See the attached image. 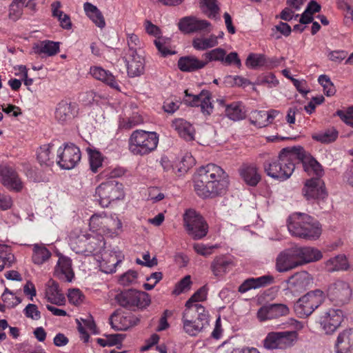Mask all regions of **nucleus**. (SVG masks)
I'll use <instances>...</instances> for the list:
<instances>
[{
    "label": "nucleus",
    "mask_w": 353,
    "mask_h": 353,
    "mask_svg": "<svg viewBox=\"0 0 353 353\" xmlns=\"http://www.w3.org/2000/svg\"><path fill=\"white\" fill-rule=\"evenodd\" d=\"M310 157H306L305 150L301 147L285 148L281 150L276 159L264 163V170L268 176L285 181L290 177L296 165L301 164Z\"/></svg>",
    "instance_id": "nucleus-1"
},
{
    "label": "nucleus",
    "mask_w": 353,
    "mask_h": 353,
    "mask_svg": "<svg viewBox=\"0 0 353 353\" xmlns=\"http://www.w3.org/2000/svg\"><path fill=\"white\" fill-rule=\"evenodd\" d=\"M303 170L315 176L305 181L302 194L307 201L320 205L327 197L325 183L321 179L324 174L322 165L314 158L309 157L303 163Z\"/></svg>",
    "instance_id": "nucleus-2"
},
{
    "label": "nucleus",
    "mask_w": 353,
    "mask_h": 353,
    "mask_svg": "<svg viewBox=\"0 0 353 353\" xmlns=\"http://www.w3.org/2000/svg\"><path fill=\"white\" fill-rule=\"evenodd\" d=\"M288 228L292 235L307 240H316L321 234L319 222L305 213L292 214L289 218Z\"/></svg>",
    "instance_id": "nucleus-3"
},
{
    "label": "nucleus",
    "mask_w": 353,
    "mask_h": 353,
    "mask_svg": "<svg viewBox=\"0 0 353 353\" xmlns=\"http://www.w3.org/2000/svg\"><path fill=\"white\" fill-rule=\"evenodd\" d=\"M159 143V134L155 132L134 130L128 140V149L134 155L144 156L154 151Z\"/></svg>",
    "instance_id": "nucleus-4"
},
{
    "label": "nucleus",
    "mask_w": 353,
    "mask_h": 353,
    "mask_svg": "<svg viewBox=\"0 0 353 353\" xmlns=\"http://www.w3.org/2000/svg\"><path fill=\"white\" fill-rule=\"evenodd\" d=\"M182 322L184 331L194 336L209 325V315L204 307L185 308Z\"/></svg>",
    "instance_id": "nucleus-5"
},
{
    "label": "nucleus",
    "mask_w": 353,
    "mask_h": 353,
    "mask_svg": "<svg viewBox=\"0 0 353 353\" xmlns=\"http://www.w3.org/2000/svg\"><path fill=\"white\" fill-rule=\"evenodd\" d=\"M96 194L103 208H107L112 202L121 200L125 196L123 184L112 179L101 183L96 189Z\"/></svg>",
    "instance_id": "nucleus-6"
},
{
    "label": "nucleus",
    "mask_w": 353,
    "mask_h": 353,
    "mask_svg": "<svg viewBox=\"0 0 353 353\" xmlns=\"http://www.w3.org/2000/svg\"><path fill=\"white\" fill-rule=\"evenodd\" d=\"M183 225L188 234L194 240L204 238L208 232V225L204 218L192 209L185 212Z\"/></svg>",
    "instance_id": "nucleus-7"
},
{
    "label": "nucleus",
    "mask_w": 353,
    "mask_h": 353,
    "mask_svg": "<svg viewBox=\"0 0 353 353\" xmlns=\"http://www.w3.org/2000/svg\"><path fill=\"white\" fill-rule=\"evenodd\" d=\"M115 300L119 305L132 310L145 308L151 302L148 293L132 289L121 292Z\"/></svg>",
    "instance_id": "nucleus-8"
},
{
    "label": "nucleus",
    "mask_w": 353,
    "mask_h": 353,
    "mask_svg": "<svg viewBox=\"0 0 353 353\" xmlns=\"http://www.w3.org/2000/svg\"><path fill=\"white\" fill-rule=\"evenodd\" d=\"M323 300L324 292L322 290L310 291L295 303L294 311L299 317H307L321 305Z\"/></svg>",
    "instance_id": "nucleus-9"
},
{
    "label": "nucleus",
    "mask_w": 353,
    "mask_h": 353,
    "mask_svg": "<svg viewBox=\"0 0 353 353\" xmlns=\"http://www.w3.org/2000/svg\"><path fill=\"white\" fill-rule=\"evenodd\" d=\"M297 336L296 331L272 332L266 336L264 347L269 350H285L294 345Z\"/></svg>",
    "instance_id": "nucleus-10"
},
{
    "label": "nucleus",
    "mask_w": 353,
    "mask_h": 353,
    "mask_svg": "<svg viewBox=\"0 0 353 353\" xmlns=\"http://www.w3.org/2000/svg\"><path fill=\"white\" fill-rule=\"evenodd\" d=\"M80 149L73 143H65L57 152V163L65 170L74 168L81 160Z\"/></svg>",
    "instance_id": "nucleus-11"
},
{
    "label": "nucleus",
    "mask_w": 353,
    "mask_h": 353,
    "mask_svg": "<svg viewBox=\"0 0 353 353\" xmlns=\"http://www.w3.org/2000/svg\"><path fill=\"white\" fill-rule=\"evenodd\" d=\"M352 294L350 284L342 280H337L331 283L327 291V295L330 301L339 306L347 303L352 297Z\"/></svg>",
    "instance_id": "nucleus-12"
},
{
    "label": "nucleus",
    "mask_w": 353,
    "mask_h": 353,
    "mask_svg": "<svg viewBox=\"0 0 353 353\" xmlns=\"http://www.w3.org/2000/svg\"><path fill=\"white\" fill-rule=\"evenodd\" d=\"M198 174L203 176L204 180H208L210 182H214V184L223 187L225 190L227 181L225 179L228 176L224 170L219 165L214 163H209L205 166L201 167L199 170Z\"/></svg>",
    "instance_id": "nucleus-13"
},
{
    "label": "nucleus",
    "mask_w": 353,
    "mask_h": 353,
    "mask_svg": "<svg viewBox=\"0 0 353 353\" xmlns=\"http://www.w3.org/2000/svg\"><path fill=\"white\" fill-rule=\"evenodd\" d=\"M343 312L339 309H329L320 318V325L326 334H333L341 325Z\"/></svg>",
    "instance_id": "nucleus-14"
},
{
    "label": "nucleus",
    "mask_w": 353,
    "mask_h": 353,
    "mask_svg": "<svg viewBox=\"0 0 353 353\" xmlns=\"http://www.w3.org/2000/svg\"><path fill=\"white\" fill-rule=\"evenodd\" d=\"M0 181L9 190L20 192L23 189V183L16 170L11 166H0Z\"/></svg>",
    "instance_id": "nucleus-15"
},
{
    "label": "nucleus",
    "mask_w": 353,
    "mask_h": 353,
    "mask_svg": "<svg viewBox=\"0 0 353 353\" xmlns=\"http://www.w3.org/2000/svg\"><path fill=\"white\" fill-rule=\"evenodd\" d=\"M295 249H288L281 252L276 261V270L279 272H288L300 265Z\"/></svg>",
    "instance_id": "nucleus-16"
},
{
    "label": "nucleus",
    "mask_w": 353,
    "mask_h": 353,
    "mask_svg": "<svg viewBox=\"0 0 353 353\" xmlns=\"http://www.w3.org/2000/svg\"><path fill=\"white\" fill-rule=\"evenodd\" d=\"M290 312L289 307L282 303L269 304L261 307L258 312L257 317L261 321L276 319L287 316Z\"/></svg>",
    "instance_id": "nucleus-17"
},
{
    "label": "nucleus",
    "mask_w": 353,
    "mask_h": 353,
    "mask_svg": "<svg viewBox=\"0 0 353 353\" xmlns=\"http://www.w3.org/2000/svg\"><path fill=\"white\" fill-rule=\"evenodd\" d=\"M312 283L313 277L306 271L296 272L287 281L288 289L294 292L306 290Z\"/></svg>",
    "instance_id": "nucleus-18"
},
{
    "label": "nucleus",
    "mask_w": 353,
    "mask_h": 353,
    "mask_svg": "<svg viewBox=\"0 0 353 353\" xmlns=\"http://www.w3.org/2000/svg\"><path fill=\"white\" fill-rule=\"evenodd\" d=\"M194 190L196 194L203 198L214 196L222 194L225 190L208 180H204L203 176H198L194 181Z\"/></svg>",
    "instance_id": "nucleus-19"
},
{
    "label": "nucleus",
    "mask_w": 353,
    "mask_h": 353,
    "mask_svg": "<svg viewBox=\"0 0 353 353\" xmlns=\"http://www.w3.org/2000/svg\"><path fill=\"white\" fill-rule=\"evenodd\" d=\"M334 350V353H353V328L345 329L338 334Z\"/></svg>",
    "instance_id": "nucleus-20"
},
{
    "label": "nucleus",
    "mask_w": 353,
    "mask_h": 353,
    "mask_svg": "<svg viewBox=\"0 0 353 353\" xmlns=\"http://www.w3.org/2000/svg\"><path fill=\"white\" fill-rule=\"evenodd\" d=\"M72 265L69 257L60 255L54 268V275L63 281L71 282L74 276Z\"/></svg>",
    "instance_id": "nucleus-21"
},
{
    "label": "nucleus",
    "mask_w": 353,
    "mask_h": 353,
    "mask_svg": "<svg viewBox=\"0 0 353 353\" xmlns=\"http://www.w3.org/2000/svg\"><path fill=\"white\" fill-rule=\"evenodd\" d=\"M185 97H190L185 101L190 103L191 106H200L201 111L205 114H210L213 110V106L210 102V94L208 91L203 90L199 94H189L188 90L185 91Z\"/></svg>",
    "instance_id": "nucleus-22"
},
{
    "label": "nucleus",
    "mask_w": 353,
    "mask_h": 353,
    "mask_svg": "<svg viewBox=\"0 0 353 353\" xmlns=\"http://www.w3.org/2000/svg\"><path fill=\"white\" fill-rule=\"evenodd\" d=\"M138 319L131 314L114 312L110 318L111 327L115 330H126L135 325Z\"/></svg>",
    "instance_id": "nucleus-23"
},
{
    "label": "nucleus",
    "mask_w": 353,
    "mask_h": 353,
    "mask_svg": "<svg viewBox=\"0 0 353 353\" xmlns=\"http://www.w3.org/2000/svg\"><path fill=\"white\" fill-rule=\"evenodd\" d=\"M210 26V23L208 21L198 19L193 17H184L179 23V30L187 34L205 30Z\"/></svg>",
    "instance_id": "nucleus-24"
},
{
    "label": "nucleus",
    "mask_w": 353,
    "mask_h": 353,
    "mask_svg": "<svg viewBox=\"0 0 353 353\" xmlns=\"http://www.w3.org/2000/svg\"><path fill=\"white\" fill-rule=\"evenodd\" d=\"M274 281V278L272 275L248 278L239 285L238 291L242 294L245 293L252 289H257L269 285L273 283Z\"/></svg>",
    "instance_id": "nucleus-25"
},
{
    "label": "nucleus",
    "mask_w": 353,
    "mask_h": 353,
    "mask_svg": "<svg viewBox=\"0 0 353 353\" xmlns=\"http://www.w3.org/2000/svg\"><path fill=\"white\" fill-rule=\"evenodd\" d=\"M123 59L126 63L128 74L130 77L140 76L144 70V60L137 53L125 54Z\"/></svg>",
    "instance_id": "nucleus-26"
},
{
    "label": "nucleus",
    "mask_w": 353,
    "mask_h": 353,
    "mask_svg": "<svg viewBox=\"0 0 353 353\" xmlns=\"http://www.w3.org/2000/svg\"><path fill=\"white\" fill-rule=\"evenodd\" d=\"M90 74L96 79L116 90H120V86L115 77L109 71L100 66H92L90 69Z\"/></svg>",
    "instance_id": "nucleus-27"
},
{
    "label": "nucleus",
    "mask_w": 353,
    "mask_h": 353,
    "mask_svg": "<svg viewBox=\"0 0 353 353\" xmlns=\"http://www.w3.org/2000/svg\"><path fill=\"white\" fill-rule=\"evenodd\" d=\"M145 29L148 34L157 37L156 39H154V43L159 52H161L163 57L175 54L174 51H172L167 48V47L165 46V43L163 42V39L159 37L161 34V30L158 26L153 24L150 21H146L145 22Z\"/></svg>",
    "instance_id": "nucleus-28"
},
{
    "label": "nucleus",
    "mask_w": 353,
    "mask_h": 353,
    "mask_svg": "<svg viewBox=\"0 0 353 353\" xmlns=\"http://www.w3.org/2000/svg\"><path fill=\"white\" fill-rule=\"evenodd\" d=\"M101 261L100 268L102 272L106 274H111L116 272L117 265L121 262L116 252H108L103 250L101 253Z\"/></svg>",
    "instance_id": "nucleus-29"
},
{
    "label": "nucleus",
    "mask_w": 353,
    "mask_h": 353,
    "mask_svg": "<svg viewBox=\"0 0 353 353\" xmlns=\"http://www.w3.org/2000/svg\"><path fill=\"white\" fill-rule=\"evenodd\" d=\"M32 248V262L37 265H42L50 259L51 252L43 243H34L28 245Z\"/></svg>",
    "instance_id": "nucleus-30"
},
{
    "label": "nucleus",
    "mask_w": 353,
    "mask_h": 353,
    "mask_svg": "<svg viewBox=\"0 0 353 353\" xmlns=\"http://www.w3.org/2000/svg\"><path fill=\"white\" fill-rule=\"evenodd\" d=\"M177 65L181 71L191 72L205 68L206 62L195 56L190 55L179 58Z\"/></svg>",
    "instance_id": "nucleus-31"
},
{
    "label": "nucleus",
    "mask_w": 353,
    "mask_h": 353,
    "mask_svg": "<svg viewBox=\"0 0 353 353\" xmlns=\"http://www.w3.org/2000/svg\"><path fill=\"white\" fill-rule=\"evenodd\" d=\"M294 249L300 262V265L319 261L323 257L321 252L314 248L299 247L294 248Z\"/></svg>",
    "instance_id": "nucleus-32"
},
{
    "label": "nucleus",
    "mask_w": 353,
    "mask_h": 353,
    "mask_svg": "<svg viewBox=\"0 0 353 353\" xmlns=\"http://www.w3.org/2000/svg\"><path fill=\"white\" fill-rule=\"evenodd\" d=\"M77 107L75 103H68L65 101H61L58 103L55 110V118L59 122H65L72 119L76 114Z\"/></svg>",
    "instance_id": "nucleus-33"
},
{
    "label": "nucleus",
    "mask_w": 353,
    "mask_h": 353,
    "mask_svg": "<svg viewBox=\"0 0 353 353\" xmlns=\"http://www.w3.org/2000/svg\"><path fill=\"white\" fill-rule=\"evenodd\" d=\"M240 175L248 185L254 187L261 181V175L256 165L253 164H243L239 170Z\"/></svg>",
    "instance_id": "nucleus-34"
},
{
    "label": "nucleus",
    "mask_w": 353,
    "mask_h": 353,
    "mask_svg": "<svg viewBox=\"0 0 353 353\" xmlns=\"http://www.w3.org/2000/svg\"><path fill=\"white\" fill-rule=\"evenodd\" d=\"M172 127L177 131L179 136L185 141L194 139L195 130L194 127L183 119H176L172 122Z\"/></svg>",
    "instance_id": "nucleus-35"
},
{
    "label": "nucleus",
    "mask_w": 353,
    "mask_h": 353,
    "mask_svg": "<svg viewBox=\"0 0 353 353\" xmlns=\"http://www.w3.org/2000/svg\"><path fill=\"white\" fill-rule=\"evenodd\" d=\"M225 114L228 118L234 121H240L245 117V107L241 101H234L224 105Z\"/></svg>",
    "instance_id": "nucleus-36"
},
{
    "label": "nucleus",
    "mask_w": 353,
    "mask_h": 353,
    "mask_svg": "<svg viewBox=\"0 0 353 353\" xmlns=\"http://www.w3.org/2000/svg\"><path fill=\"white\" fill-rule=\"evenodd\" d=\"M232 261L224 256H216L211 263L210 269L215 276L226 274L232 268Z\"/></svg>",
    "instance_id": "nucleus-37"
},
{
    "label": "nucleus",
    "mask_w": 353,
    "mask_h": 353,
    "mask_svg": "<svg viewBox=\"0 0 353 353\" xmlns=\"http://www.w3.org/2000/svg\"><path fill=\"white\" fill-rule=\"evenodd\" d=\"M59 42H55L50 40H44L34 47V51L37 54H46L48 57L56 55L59 52Z\"/></svg>",
    "instance_id": "nucleus-38"
},
{
    "label": "nucleus",
    "mask_w": 353,
    "mask_h": 353,
    "mask_svg": "<svg viewBox=\"0 0 353 353\" xmlns=\"http://www.w3.org/2000/svg\"><path fill=\"white\" fill-rule=\"evenodd\" d=\"M46 298L48 301L57 305H63L65 303V298L61 292L57 283L53 281L46 290Z\"/></svg>",
    "instance_id": "nucleus-39"
},
{
    "label": "nucleus",
    "mask_w": 353,
    "mask_h": 353,
    "mask_svg": "<svg viewBox=\"0 0 353 353\" xmlns=\"http://www.w3.org/2000/svg\"><path fill=\"white\" fill-rule=\"evenodd\" d=\"M84 11L89 19L99 28H103L105 26V19L102 12L98 8L91 3L83 4Z\"/></svg>",
    "instance_id": "nucleus-40"
},
{
    "label": "nucleus",
    "mask_w": 353,
    "mask_h": 353,
    "mask_svg": "<svg viewBox=\"0 0 353 353\" xmlns=\"http://www.w3.org/2000/svg\"><path fill=\"white\" fill-rule=\"evenodd\" d=\"M325 268L330 272L347 270L349 268V263L345 255L339 254L325 262Z\"/></svg>",
    "instance_id": "nucleus-41"
},
{
    "label": "nucleus",
    "mask_w": 353,
    "mask_h": 353,
    "mask_svg": "<svg viewBox=\"0 0 353 353\" xmlns=\"http://www.w3.org/2000/svg\"><path fill=\"white\" fill-rule=\"evenodd\" d=\"M85 256L98 255L103 252L105 242L102 236L87 235Z\"/></svg>",
    "instance_id": "nucleus-42"
},
{
    "label": "nucleus",
    "mask_w": 353,
    "mask_h": 353,
    "mask_svg": "<svg viewBox=\"0 0 353 353\" xmlns=\"http://www.w3.org/2000/svg\"><path fill=\"white\" fill-rule=\"evenodd\" d=\"M192 46L196 50H205L214 48L219 44L218 37L210 34L208 37H198L192 40Z\"/></svg>",
    "instance_id": "nucleus-43"
},
{
    "label": "nucleus",
    "mask_w": 353,
    "mask_h": 353,
    "mask_svg": "<svg viewBox=\"0 0 353 353\" xmlns=\"http://www.w3.org/2000/svg\"><path fill=\"white\" fill-rule=\"evenodd\" d=\"M53 145L45 144L41 145L37 151V159L41 165L50 166L54 163Z\"/></svg>",
    "instance_id": "nucleus-44"
},
{
    "label": "nucleus",
    "mask_w": 353,
    "mask_h": 353,
    "mask_svg": "<svg viewBox=\"0 0 353 353\" xmlns=\"http://www.w3.org/2000/svg\"><path fill=\"white\" fill-rule=\"evenodd\" d=\"M339 137V132L334 128L326 129L323 132L312 134V139L324 144L334 142Z\"/></svg>",
    "instance_id": "nucleus-45"
},
{
    "label": "nucleus",
    "mask_w": 353,
    "mask_h": 353,
    "mask_svg": "<svg viewBox=\"0 0 353 353\" xmlns=\"http://www.w3.org/2000/svg\"><path fill=\"white\" fill-rule=\"evenodd\" d=\"M111 221L108 216L102 214H93L90 219V229L99 234H104L105 223Z\"/></svg>",
    "instance_id": "nucleus-46"
},
{
    "label": "nucleus",
    "mask_w": 353,
    "mask_h": 353,
    "mask_svg": "<svg viewBox=\"0 0 353 353\" xmlns=\"http://www.w3.org/2000/svg\"><path fill=\"white\" fill-rule=\"evenodd\" d=\"M14 262V256L10 246L6 244H0V272L5 267L10 268Z\"/></svg>",
    "instance_id": "nucleus-47"
},
{
    "label": "nucleus",
    "mask_w": 353,
    "mask_h": 353,
    "mask_svg": "<svg viewBox=\"0 0 353 353\" xmlns=\"http://www.w3.org/2000/svg\"><path fill=\"white\" fill-rule=\"evenodd\" d=\"M207 296V290L205 288L201 287L193 295L186 301L185 308H192L199 307H203L201 304L199 303L200 301H203L205 299Z\"/></svg>",
    "instance_id": "nucleus-48"
},
{
    "label": "nucleus",
    "mask_w": 353,
    "mask_h": 353,
    "mask_svg": "<svg viewBox=\"0 0 353 353\" xmlns=\"http://www.w3.org/2000/svg\"><path fill=\"white\" fill-rule=\"evenodd\" d=\"M267 111L254 110L250 113V121L257 128H263L268 125Z\"/></svg>",
    "instance_id": "nucleus-49"
},
{
    "label": "nucleus",
    "mask_w": 353,
    "mask_h": 353,
    "mask_svg": "<svg viewBox=\"0 0 353 353\" xmlns=\"http://www.w3.org/2000/svg\"><path fill=\"white\" fill-rule=\"evenodd\" d=\"M226 54L225 50L221 48H216L203 54L206 65L212 61H219L223 63L224 56Z\"/></svg>",
    "instance_id": "nucleus-50"
},
{
    "label": "nucleus",
    "mask_w": 353,
    "mask_h": 353,
    "mask_svg": "<svg viewBox=\"0 0 353 353\" xmlns=\"http://www.w3.org/2000/svg\"><path fill=\"white\" fill-rule=\"evenodd\" d=\"M143 122L142 116L138 113H133L130 117L123 118L121 121L119 126L125 130L132 129Z\"/></svg>",
    "instance_id": "nucleus-51"
},
{
    "label": "nucleus",
    "mask_w": 353,
    "mask_h": 353,
    "mask_svg": "<svg viewBox=\"0 0 353 353\" xmlns=\"http://www.w3.org/2000/svg\"><path fill=\"white\" fill-rule=\"evenodd\" d=\"M202 1L203 12L210 19H216L219 12L216 0H202Z\"/></svg>",
    "instance_id": "nucleus-52"
},
{
    "label": "nucleus",
    "mask_w": 353,
    "mask_h": 353,
    "mask_svg": "<svg viewBox=\"0 0 353 353\" xmlns=\"http://www.w3.org/2000/svg\"><path fill=\"white\" fill-rule=\"evenodd\" d=\"M87 235L82 234L77 236L71 243V248L78 254H83L85 256V250L87 249L86 243Z\"/></svg>",
    "instance_id": "nucleus-53"
},
{
    "label": "nucleus",
    "mask_w": 353,
    "mask_h": 353,
    "mask_svg": "<svg viewBox=\"0 0 353 353\" xmlns=\"http://www.w3.org/2000/svg\"><path fill=\"white\" fill-rule=\"evenodd\" d=\"M109 223H105L104 234L110 235H118L122 228V223L117 217H108Z\"/></svg>",
    "instance_id": "nucleus-54"
},
{
    "label": "nucleus",
    "mask_w": 353,
    "mask_h": 353,
    "mask_svg": "<svg viewBox=\"0 0 353 353\" xmlns=\"http://www.w3.org/2000/svg\"><path fill=\"white\" fill-rule=\"evenodd\" d=\"M109 223H105L104 234L110 235H118L122 228V223L117 217H108Z\"/></svg>",
    "instance_id": "nucleus-55"
},
{
    "label": "nucleus",
    "mask_w": 353,
    "mask_h": 353,
    "mask_svg": "<svg viewBox=\"0 0 353 353\" xmlns=\"http://www.w3.org/2000/svg\"><path fill=\"white\" fill-rule=\"evenodd\" d=\"M89 162L90 170L94 173L98 172V169L101 167L103 162V157L101 152L97 150H90Z\"/></svg>",
    "instance_id": "nucleus-56"
},
{
    "label": "nucleus",
    "mask_w": 353,
    "mask_h": 353,
    "mask_svg": "<svg viewBox=\"0 0 353 353\" xmlns=\"http://www.w3.org/2000/svg\"><path fill=\"white\" fill-rule=\"evenodd\" d=\"M264 54L251 53L248 55L245 64L248 68L254 69L258 67H264Z\"/></svg>",
    "instance_id": "nucleus-57"
},
{
    "label": "nucleus",
    "mask_w": 353,
    "mask_h": 353,
    "mask_svg": "<svg viewBox=\"0 0 353 353\" xmlns=\"http://www.w3.org/2000/svg\"><path fill=\"white\" fill-rule=\"evenodd\" d=\"M67 296L69 302L76 306L82 304L85 299L84 294L78 288L69 289Z\"/></svg>",
    "instance_id": "nucleus-58"
},
{
    "label": "nucleus",
    "mask_w": 353,
    "mask_h": 353,
    "mask_svg": "<svg viewBox=\"0 0 353 353\" xmlns=\"http://www.w3.org/2000/svg\"><path fill=\"white\" fill-rule=\"evenodd\" d=\"M318 81L323 86L324 93L327 96L330 97L335 94V87L327 75H320L319 77Z\"/></svg>",
    "instance_id": "nucleus-59"
},
{
    "label": "nucleus",
    "mask_w": 353,
    "mask_h": 353,
    "mask_svg": "<svg viewBox=\"0 0 353 353\" xmlns=\"http://www.w3.org/2000/svg\"><path fill=\"white\" fill-rule=\"evenodd\" d=\"M219 248V245L217 244L215 245H206L202 243H197L193 245L194 250L198 254L203 256H208L213 253L214 249H217Z\"/></svg>",
    "instance_id": "nucleus-60"
},
{
    "label": "nucleus",
    "mask_w": 353,
    "mask_h": 353,
    "mask_svg": "<svg viewBox=\"0 0 353 353\" xmlns=\"http://www.w3.org/2000/svg\"><path fill=\"white\" fill-rule=\"evenodd\" d=\"M192 284L191 277L190 275L184 276L180 281H179L172 292L174 295H179L181 293L185 292L190 289Z\"/></svg>",
    "instance_id": "nucleus-61"
},
{
    "label": "nucleus",
    "mask_w": 353,
    "mask_h": 353,
    "mask_svg": "<svg viewBox=\"0 0 353 353\" xmlns=\"http://www.w3.org/2000/svg\"><path fill=\"white\" fill-rule=\"evenodd\" d=\"M125 172V169L121 167H110L103 170L99 176L101 178L113 179L122 176Z\"/></svg>",
    "instance_id": "nucleus-62"
},
{
    "label": "nucleus",
    "mask_w": 353,
    "mask_h": 353,
    "mask_svg": "<svg viewBox=\"0 0 353 353\" xmlns=\"http://www.w3.org/2000/svg\"><path fill=\"white\" fill-rule=\"evenodd\" d=\"M2 300L8 307H13L21 303V299L6 288L1 296Z\"/></svg>",
    "instance_id": "nucleus-63"
},
{
    "label": "nucleus",
    "mask_w": 353,
    "mask_h": 353,
    "mask_svg": "<svg viewBox=\"0 0 353 353\" xmlns=\"http://www.w3.org/2000/svg\"><path fill=\"white\" fill-rule=\"evenodd\" d=\"M336 115H337L346 125L353 128V106L349 107L345 110H338L336 112Z\"/></svg>",
    "instance_id": "nucleus-64"
}]
</instances>
